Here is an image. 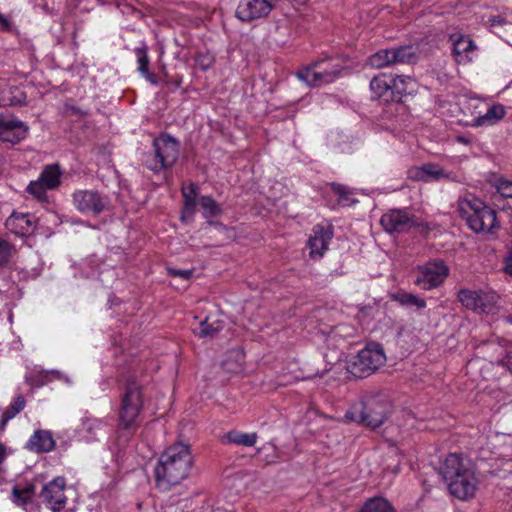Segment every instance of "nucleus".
I'll use <instances>...</instances> for the list:
<instances>
[{"label":"nucleus","mask_w":512,"mask_h":512,"mask_svg":"<svg viewBox=\"0 0 512 512\" xmlns=\"http://www.w3.org/2000/svg\"><path fill=\"white\" fill-rule=\"evenodd\" d=\"M193 463L189 445L176 443L168 447L154 469L157 488L168 491L173 486L181 484L189 477Z\"/></svg>","instance_id":"obj_1"},{"label":"nucleus","mask_w":512,"mask_h":512,"mask_svg":"<svg viewBox=\"0 0 512 512\" xmlns=\"http://www.w3.org/2000/svg\"><path fill=\"white\" fill-rule=\"evenodd\" d=\"M440 474L447 485L449 493L461 501H468L476 496L479 478L469 460L457 453H450L444 459Z\"/></svg>","instance_id":"obj_2"},{"label":"nucleus","mask_w":512,"mask_h":512,"mask_svg":"<svg viewBox=\"0 0 512 512\" xmlns=\"http://www.w3.org/2000/svg\"><path fill=\"white\" fill-rule=\"evenodd\" d=\"M143 389L136 381H128L121 396L118 413L119 429L128 436L135 433L138 428L137 419L143 409Z\"/></svg>","instance_id":"obj_3"},{"label":"nucleus","mask_w":512,"mask_h":512,"mask_svg":"<svg viewBox=\"0 0 512 512\" xmlns=\"http://www.w3.org/2000/svg\"><path fill=\"white\" fill-rule=\"evenodd\" d=\"M459 212L468 227L476 233H491L497 226L496 211L479 199L461 201Z\"/></svg>","instance_id":"obj_4"},{"label":"nucleus","mask_w":512,"mask_h":512,"mask_svg":"<svg viewBox=\"0 0 512 512\" xmlns=\"http://www.w3.org/2000/svg\"><path fill=\"white\" fill-rule=\"evenodd\" d=\"M389 412L390 405L388 402L371 399L366 403L354 404L345 413L344 418L347 421L358 422L371 428H377L383 424Z\"/></svg>","instance_id":"obj_5"},{"label":"nucleus","mask_w":512,"mask_h":512,"mask_svg":"<svg viewBox=\"0 0 512 512\" xmlns=\"http://www.w3.org/2000/svg\"><path fill=\"white\" fill-rule=\"evenodd\" d=\"M154 154L147 157L145 165L153 172L172 167L178 159L179 143L168 134H162L153 141Z\"/></svg>","instance_id":"obj_6"},{"label":"nucleus","mask_w":512,"mask_h":512,"mask_svg":"<svg viewBox=\"0 0 512 512\" xmlns=\"http://www.w3.org/2000/svg\"><path fill=\"white\" fill-rule=\"evenodd\" d=\"M343 67L336 59L319 60L298 72L299 79L309 86H321L338 78Z\"/></svg>","instance_id":"obj_7"},{"label":"nucleus","mask_w":512,"mask_h":512,"mask_svg":"<svg viewBox=\"0 0 512 512\" xmlns=\"http://www.w3.org/2000/svg\"><path fill=\"white\" fill-rule=\"evenodd\" d=\"M386 361L385 353L378 344L360 350L348 366L350 373L362 378L379 369Z\"/></svg>","instance_id":"obj_8"},{"label":"nucleus","mask_w":512,"mask_h":512,"mask_svg":"<svg viewBox=\"0 0 512 512\" xmlns=\"http://www.w3.org/2000/svg\"><path fill=\"white\" fill-rule=\"evenodd\" d=\"M189 192L183 188L182 193L184 197V207L182 211V219L192 218L195 213L196 204L202 209V214L209 223L211 219L218 217L222 214L221 206L210 196L196 197V187L191 184Z\"/></svg>","instance_id":"obj_9"},{"label":"nucleus","mask_w":512,"mask_h":512,"mask_svg":"<svg viewBox=\"0 0 512 512\" xmlns=\"http://www.w3.org/2000/svg\"><path fill=\"white\" fill-rule=\"evenodd\" d=\"M448 273L449 269L443 262H428L417 268L415 284L424 290H430L439 286Z\"/></svg>","instance_id":"obj_10"},{"label":"nucleus","mask_w":512,"mask_h":512,"mask_svg":"<svg viewBox=\"0 0 512 512\" xmlns=\"http://www.w3.org/2000/svg\"><path fill=\"white\" fill-rule=\"evenodd\" d=\"M73 203L79 212L89 215H98L109 206L108 198L94 190L75 191Z\"/></svg>","instance_id":"obj_11"},{"label":"nucleus","mask_w":512,"mask_h":512,"mask_svg":"<svg viewBox=\"0 0 512 512\" xmlns=\"http://www.w3.org/2000/svg\"><path fill=\"white\" fill-rule=\"evenodd\" d=\"M415 56L412 46H401L398 48L382 49L372 54L368 63L374 68H383L398 63H407Z\"/></svg>","instance_id":"obj_12"},{"label":"nucleus","mask_w":512,"mask_h":512,"mask_svg":"<svg viewBox=\"0 0 512 512\" xmlns=\"http://www.w3.org/2000/svg\"><path fill=\"white\" fill-rule=\"evenodd\" d=\"M334 236L333 227L329 223H319L313 226L307 247L311 259L318 260L329 249V244Z\"/></svg>","instance_id":"obj_13"},{"label":"nucleus","mask_w":512,"mask_h":512,"mask_svg":"<svg viewBox=\"0 0 512 512\" xmlns=\"http://www.w3.org/2000/svg\"><path fill=\"white\" fill-rule=\"evenodd\" d=\"M276 0H240L235 15L243 22L266 17L275 5Z\"/></svg>","instance_id":"obj_14"},{"label":"nucleus","mask_w":512,"mask_h":512,"mask_svg":"<svg viewBox=\"0 0 512 512\" xmlns=\"http://www.w3.org/2000/svg\"><path fill=\"white\" fill-rule=\"evenodd\" d=\"M66 481L63 477H57L43 486L40 497L43 502L54 512L63 510L66 506L65 496Z\"/></svg>","instance_id":"obj_15"},{"label":"nucleus","mask_w":512,"mask_h":512,"mask_svg":"<svg viewBox=\"0 0 512 512\" xmlns=\"http://www.w3.org/2000/svg\"><path fill=\"white\" fill-rule=\"evenodd\" d=\"M29 132L28 125L15 118L0 115V140L3 142L17 144L23 141Z\"/></svg>","instance_id":"obj_16"},{"label":"nucleus","mask_w":512,"mask_h":512,"mask_svg":"<svg viewBox=\"0 0 512 512\" xmlns=\"http://www.w3.org/2000/svg\"><path fill=\"white\" fill-rule=\"evenodd\" d=\"M450 41L453 57L458 64H468L476 57L477 47L470 37L453 34L450 36Z\"/></svg>","instance_id":"obj_17"},{"label":"nucleus","mask_w":512,"mask_h":512,"mask_svg":"<svg viewBox=\"0 0 512 512\" xmlns=\"http://www.w3.org/2000/svg\"><path fill=\"white\" fill-rule=\"evenodd\" d=\"M384 230L388 233L403 232L415 225L413 219L404 210H390L380 220Z\"/></svg>","instance_id":"obj_18"},{"label":"nucleus","mask_w":512,"mask_h":512,"mask_svg":"<svg viewBox=\"0 0 512 512\" xmlns=\"http://www.w3.org/2000/svg\"><path fill=\"white\" fill-rule=\"evenodd\" d=\"M408 175L410 179L421 182L440 181L450 178V173L435 163H426L419 167H413L408 171Z\"/></svg>","instance_id":"obj_19"},{"label":"nucleus","mask_w":512,"mask_h":512,"mask_svg":"<svg viewBox=\"0 0 512 512\" xmlns=\"http://www.w3.org/2000/svg\"><path fill=\"white\" fill-rule=\"evenodd\" d=\"M33 216L29 213H12L6 220V228L17 236H25L33 230Z\"/></svg>","instance_id":"obj_20"},{"label":"nucleus","mask_w":512,"mask_h":512,"mask_svg":"<svg viewBox=\"0 0 512 512\" xmlns=\"http://www.w3.org/2000/svg\"><path fill=\"white\" fill-rule=\"evenodd\" d=\"M134 53L137 59V71L140 75L145 78L150 84L157 86L158 80L154 73L150 72L149 64L150 59L148 56V47L145 43L134 49Z\"/></svg>","instance_id":"obj_21"},{"label":"nucleus","mask_w":512,"mask_h":512,"mask_svg":"<svg viewBox=\"0 0 512 512\" xmlns=\"http://www.w3.org/2000/svg\"><path fill=\"white\" fill-rule=\"evenodd\" d=\"M25 95L21 89L10 86L5 78H0V106H13L22 104Z\"/></svg>","instance_id":"obj_22"},{"label":"nucleus","mask_w":512,"mask_h":512,"mask_svg":"<svg viewBox=\"0 0 512 512\" xmlns=\"http://www.w3.org/2000/svg\"><path fill=\"white\" fill-rule=\"evenodd\" d=\"M392 74L382 73L370 81V89L376 98L392 99Z\"/></svg>","instance_id":"obj_23"},{"label":"nucleus","mask_w":512,"mask_h":512,"mask_svg":"<svg viewBox=\"0 0 512 512\" xmlns=\"http://www.w3.org/2000/svg\"><path fill=\"white\" fill-rule=\"evenodd\" d=\"M55 441L49 431L38 430L30 437L27 447L36 452H49L53 450Z\"/></svg>","instance_id":"obj_24"},{"label":"nucleus","mask_w":512,"mask_h":512,"mask_svg":"<svg viewBox=\"0 0 512 512\" xmlns=\"http://www.w3.org/2000/svg\"><path fill=\"white\" fill-rule=\"evenodd\" d=\"M505 116V108L501 104L491 106L484 115H480L473 119V126L494 125Z\"/></svg>","instance_id":"obj_25"},{"label":"nucleus","mask_w":512,"mask_h":512,"mask_svg":"<svg viewBox=\"0 0 512 512\" xmlns=\"http://www.w3.org/2000/svg\"><path fill=\"white\" fill-rule=\"evenodd\" d=\"M258 439L257 433H243L237 430H232L225 434L224 441L244 447H252L256 444Z\"/></svg>","instance_id":"obj_26"},{"label":"nucleus","mask_w":512,"mask_h":512,"mask_svg":"<svg viewBox=\"0 0 512 512\" xmlns=\"http://www.w3.org/2000/svg\"><path fill=\"white\" fill-rule=\"evenodd\" d=\"M36 488L29 483L24 486L15 485L12 489L11 500L17 506H25L32 499Z\"/></svg>","instance_id":"obj_27"},{"label":"nucleus","mask_w":512,"mask_h":512,"mask_svg":"<svg viewBox=\"0 0 512 512\" xmlns=\"http://www.w3.org/2000/svg\"><path fill=\"white\" fill-rule=\"evenodd\" d=\"M61 171L58 165H47L41 172L39 179L49 190L56 189L60 185Z\"/></svg>","instance_id":"obj_28"},{"label":"nucleus","mask_w":512,"mask_h":512,"mask_svg":"<svg viewBox=\"0 0 512 512\" xmlns=\"http://www.w3.org/2000/svg\"><path fill=\"white\" fill-rule=\"evenodd\" d=\"M413 80L408 76L392 75V99L395 96L400 97L403 94H408L412 91Z\"/></svg>","instance_id":"obj_29"},{"label":"nucleus","mask_w":512,"mask_h":512,"mask_svg":"<svg viewBox=\"0 0 512 512\" xmlns=\"http://www.w3.org/2000/svg\"><path fill=\"white\" fill-rule=\"evenodd\" d=\"M497 295L495 293H487L481 291L479 301L477 304V309L475 310L478 313L483 314H494L497 310Z\"/></svg>","instance_id":"obj_30"},{"label":"nucleus","mask_w":512,"mask_h":512,"mask_svg":"<svg viewBox=\"0 0 512 512\" xmlns=\"http://www.w3.org/2000/svg\"><path fill=\"white\" fill-rule=\"evenodd\" d=\"M105 423L101 419L86 417L82 420L81 432L86 433V439L92 441L97 439L98 432L103 430Z\"/></svg>","instance_id":"obj_31"},{"label":"nucleus","mask_w":512,"mask_h":512,"mask_svg":"<svg viewBox=\"0 0 512 512\" xmlns=\"http://www.w3.org/2000/svg\"><path fill=\"white\" fill-rule=\"evenodd\" d=\"M359 512H395L391 504L382 497L368 499Z\"/></svg>","instance_id":"obj_32"},{"label":"nucleus","mask_w":512,"mask_h":512,"mask_svg":"<svg viewBox=\"0 0 512 512\" xmlns=\"http://www.w3.org/2000/svg\"><path fill=\"white\" fill-rule=\"evenodd\" d=\"M357 333V329L349 324L341 323L334 326L328 336V342L335 340L336 338L346 339L354 337Z\"/></svg>","instance_id":"obj_33"},{"label":"nucleus","mask_w":512,"mask_h":512,"mask_svg":"<svg viewBox=\"0 0 512 512\" xmlns=\"http://www.w3.org/2000/svg\"><path fill=\"white\" fill-rule=\"evenodd\" d=\"M481 291L462 289L458 293V299L466 308L475 311Z\"/></svg>","instance_id":"obj_34"},{"label":"nucleus","mask_w":512,"mask_h":512,"mask_svg":"<svg viewBox=\"0 0 512 512\" xmlns=\"http://www.w3.org/2000/svg\"><path fill=\"white\" fill-rule=\"evenodd\" d=\"M396 299L404 306H415L417 309H424L426 307V301L412 293H401Z\"/></svg>","instance_id":"obj_35"},{"label":"nucleus","mask_w":512,"mask_h":512,"mask_svg":"<svg viewBox=\"0 0 512 512\" xmlns=\"http://www.w3.org/2000/svg\"><path fill=\"white\" fill-rule=\"evenodd\" d=\"M26 402L22 395L16 396L10 405L4 410L3 414L9 416V419H13L25 408Z\"/></svg>","instance_id":"obj_36"},{"label":"nucleus","mask_w":512,"mask_h":512,"mask_svg":"<svg viewBox=\"0 0 512 512\" xmlns=\"http://www.w3.org/2000/svg\"><path fill=\"white\" fill-rule=\"evenodd\" d=\"M49 190L46 185L38 178L37 180L31 181L27 187V192L33 195L38 200H44L46 198V191Z\"/></svg>","instance_id":"obj_37"},{"label":"nucleus","mask_w":512,"mask_h":512,"mask_svg":"<svg viewBox=\"0 0 512 512\" xmlns=\"http://www.w3.org/2000/svg\"><path fill=\"white\" fill-rule=\"evenodd\" d=\"M324 360L326 361L329 369H332L335 365L340 364L343 360V353L340 349L335 348L330 352L324 353Z\"/></svg>","instance_id":"obj_38"},{"label":"nucleus","mask_w":512,"mask_h":512,"mask_svg":"<svg viewBox=\"0 0 512 512\" xmlns=\"http://www.w3.org/2000/svg\"><path fill=\"white\" fill-rule=\"evenodd\" d=\"M13 247L6 240L0 238V265H5L9 262L12 256Z\"/></svg>","instance_id":"obj_39"},{"label":"nucleus","mask_w":512,"mask_h":512,"mask_svg":"<svg viewBox=\"0 0 512 512\" xmlns=\"http://www.w3.org/2000/svg\"><path fill=\"white\" fill-rule=\"evenodd\" d=\"M40 376L43 379L42 382L40 383V385H44L46 382L53 380V379L63 380L69 384L71 383L68 376L62 374L58 370L44 371L41 373Z\"/></svg>","instance_id":"obj_40"},{"label":"nucleus","mask_w":512,"mask_h":512,"mask_svg":"<svg viewBox=\"0 0 512 512\" xmlns=\"http://www.w3.org/2000/svg\"><path fill=\"white\" fill-rule=\"evenodd\" d=\"M219 325L208 323L207 320L201 322L198 335L200 337H212L219 331Z\"/></svg>","instance_id":"obj_41"},{"label":"nucleus","mask_w":512,"mask_h":512,"mask_svg":"<svg viewBox=\"0 0 512 512\" xmlns=\"http://www.w3.org/2000/svg\"><path fill=\"white\" fill-rule=\"evenodd\" d=\"M498 193L506 198H512V181L500 179L496 184Z\"/></svg>","instance_id":"obj_42"},{"label":"nucleus","mask_w":512,"mask_h":512,"mask_svg":"<svg viewBox=\"0 0 512 512\" xmlns=\"http://www.w3.org/2000/svg\"><path fill=\"white\" fill-rule=\"evenodd\" d=\"M168 273L171 276L180 277L184 280H188L191 278L193 271L192 270H181V269H174V268H168Z\"/></svg>","instance_id":"obj_43"},{"label":"nucleus","mask_w":512,"mask_h":512,"mask_svg":"<svg viewBox=\"0 0 512 512\" xmlns=\"http://www.w3.org/2000/svg\"><path fill=\"white\" fill-rule=\"evenodd\" d=\"M197 65L203 70L206 71L210 68L212 64V59L209 55H200L197 58Z\"/></svg>","instance_id":"obj_44"},{"label":"nucleus","mask_w":512,"mask_h":512,"mask_svg":"<svg viewBox=\"0 0 512 512\" xmlns=\"http://www.w3.org/2000/svg\"><path fill=\"white\" fill-rule=\"evenodd\" d=\"M500 363L512 372V345L509 346L505 357L500 361Z\"/></svg>","instance_id":"obj_45"},{"label":"nucleus","mask_w":512,"mask_h":512,"mask_svg":"<svg viewBox=\"0 0 512 512\" xmlns=\"http://www.w3.org/2000/svg\"><path fill=\"white\" fill-rule=\"evenodd\" d=\"M504 271L506 274L512 276V246L505 258Z\"/></svg>","instance_id":"obj_46"},{"label":"nucleus","mask_w":512,"mask_h":512,"mask_svg":"<svg viewBox=\"0 0 512 512\" xmlns=\"http://www.w3.org/2000/svg\"><path fill=\"white\" fill-rule=\"evenodd\" d=\"M9 416H6L2 413V416L0 418V433H3L8 421H10Z\"/></svg>","instance_id":"obj_47"},{"label":"nucleus","mask_w":512,"mask_h":512,"mask_svg":"<svg viewBox=\"0 0 512 512\" xmlns=\"http://www.w3.org/2000/svg\"><path fill=\"white\" fill-rule=\"evenodd\" d=\"M0 24L6 29L9 28V21L2 14H0Z\"/></svg>","instance_id":"obj_48"},{"label":"nucleus","mask_w":512,"mask_h":512,"mask_svg":"<svg viewBox=\"0 0 512 512\" xmlns=\"http://www.w3.org/2000/svg\"><path fill=\"white\" fill-rule=\"evenodd\" d=\"M501 24H502V20L501 19H492L491 20V25L492 26L501 25Z\"/></svg>","instance_id":"obj_49"},{"label":"nucleus","mask_w":512,"mask_h":512,"mask_svg":"<svg viewBox=\"0 0 512 512\" xmlns=\"http://www.w3.org/2000/svg\"><path fill=\"white\" fill-rule=\"evenodd\" d=\"M505 321L509 324H512V316L505 317Z\"/></svg>","instance_id":"obj_50"},{"label":"nucleus","mask_w":512,"mask_h":512,"mask_svg":"<svg viewBox=\"0 0 512 512\" xmlns=\"http://www.w3.org/2000/svg\"><path fill=\"white\" fill-rule=\"evenodd\" d=\"M509 512H512V505L510 506V510H509Z\"/></svg>","instance_id":"obj_51"}]
</instances>
